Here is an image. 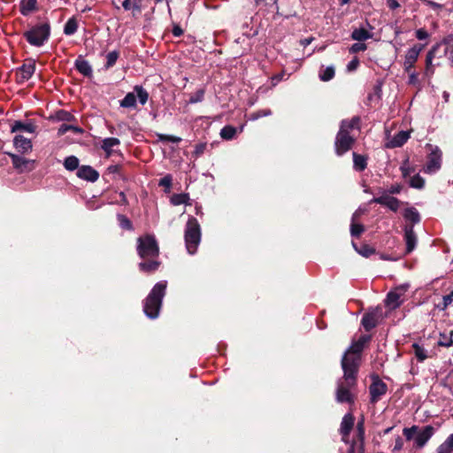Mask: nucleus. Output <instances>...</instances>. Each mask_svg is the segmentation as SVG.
<instances>
[{
  "mask_svg": "<svg viewBox=\"0 0 453 453\" xmlns=\"http://www.w3.org/2000/svg\"><path fill=\"white\" fill-rule=\"evenodd\" d=\"M372 35L370 30H353L351 38L356 41L363 42L368 38H371Z\"/></svg>",
  "mask_w": 453,
  "mask_h": 453,
  "instance_id": "nucleus-37",
  "label": "nucleus"
},
{
  "mask_svg": "<svg viewBox=\"0 0 453 453\" xmlns=\"http://www.w3.org/2000/svg\"><path fill=\"white\" fill-rule=\"evenodd\" d=\"M166 287L167 282L165 280L157 282L146 297L143 303V311L148 318L154 319L158 317Z\"/></svg>",
  "mask_w": 453,
  "mask_h": 453,
  "instance_id": "nucleus-3",
  "label": "nucleus"
},
{
  "mask_svg": "<svg viewBox=\"0 0 453 453\" xmlns=\"http://www.w3.org/2000/svg\"><path fill=\"white\" fill-rule=\"evenodd\" d=\"M133 2V16L137 17L141 14L142 9L144 7L142 0H132Z\"/></svg>",
  "mask_w": 453,
  "mask_h": 453,
  "instance_id": "nucleus-47",
  "label": "nucleus"
},
{
  "mask_svg": "<svg viewBox=\"0 0 453 453\" xmlns=\"http://www.w3.org/2000/svg\"><path fill=\"white\" fill-rule=\"evenodd\" d=\"M403 217L406 220L411 221L413 226L420 221V215L417 209L413 207L407 208L403 212Z\"/></svg>",
  "mask_w": 453,
  "mask_h": 453,
  "instance_id": "nucleus-27",
  "label": "nucleus"
},
{
  "mask_svg": "<svg viewBox=\"0 0 453 453\" xmlns=\"http://www.w3.org/2000/svg\"><path fill=\"white\" fill-rule=\"evenodd\" d=\"M387 4L391 10H395L400 6L397 0H387Z\"/></svg>",
  "mask_w": 453,
  "mask_h": 453,
  "instance_id": "nucleus-59",
  "label": "nucleus"
},
{
  "mask_svg": "<svg viewBox=\"0 0 453 453\" xmlns=\"http://www.w3.org/2000/svg\"><path fill=\"white\" fill-rule=\"evenodd\" d=\"M159 140L162 142H170L178 143L181 141V138H180L178 136H174V135H170V134H160Z\"/></svg>",
  "mask_w": 453,
  "mask_h": 453,
  "instance_id": "nucleus-48",
  "label": "nucleus"
},
{
  "mask_svg": "<svg viewBox=\"0 0 453 453\" xmlns=\"http://www.w3.org/2000/svg\"><path fill=\"white\" fill-rule=\"evenodd\" d=\"M184 239L188 252L194 255L201 242V227L197 219L194 217H190L186 224Z\"/></svg>",
  "mask_w": 453,
  "mask_h": 453,
  "instance_id": "nucleus-4",
  "label": "nucleus"
},
{
  "mask_svg": "<svg viewBox=\"0 0 453 453\" xmlns=\"http://www.w3.org/2000/svg\"><path fill=\"white\" fill-rule=\"evenodd\" d=\"M10 156L13 167L20 173L30 172L35 168L34 160L27 159L15 154H10Z\"/></svg>",
  "mask_w": 453,
  "mask_h": 453,
  "instance_id": "nucleus-15",
  "label": "nucleus"
},
{
  "mask_svg": "<svg viewBox=\"0 0 453 453\" xmlns=\"http://www.w3.org/2000/svg\"><path fill=\"white\" fill-rule=\"evenodd\" d=\"M418 74L417 73H415V72H413V73H410V75H409V83H410V84L416 85V84L418 82Z\"/></svg>",
  "mask_w": 453,
  "mask_h": 453,
  "instance_id": "nucleus-55",
  "label": "nucleus"
},
{
  "mask_svg": "<svg viewBox=\"0 0 453 453\" xmlns=\"http://www.w3.org/2000/svg\"><path fill=\"white\" fill-rule=\"evenodd\" d=\"M365 231V227L361 224L356 223V221H351L350 225V234L353 237H358Z\"/></svg>",
  "mask_w": 453,
  "mask_h": 453,
  "instance_id": "nucleus-43",
  "label": "nucleus"
},
{
  "mask_svg": "<svg viewBox=\"0 0 453 453\" xmlns=\"http://www.w3.org/2000/svg\"><path fill=\"white\" fill-rule=\"evenodd\" d=\"M188 199H189V197L187 194H177V195H173L172 196L171 203L173 205H180V204L187 203Z\"/></svg>",
  "mask_w": 453,
  "mask_h": 453,
  "instance_id": "nucleus-40",
  "label": "nucleus"
},
{
  "mask_svg": "<svg viewBox=\"0 0 453 453\" xmlns=\"http://www.w3.org/2000/svg\"><path fill=\"white\" fill-rule=\"evenodd\" d=\"M76 69L84 76L90 77L92 75V67L89 63L81 58L75 61Z\"/></svg>",
  "mask_w": 453,
  "mask_h": 453,
  "instance_id": "nucleus-26",
  "label": "nucleus"
},
{
  "mask_svg": "<svg viewBox=\"0 0 453 453\" xmlns=\"http://www.w3.org/2000/svg\"><path fill=\"white\" fill-rule=\"evenodd\" d=\"M408 285H401L387 295L385 303L390 309L399 307L403 303V296L408 289Z\"/></svg>",
  "mask_w": 453,
  "mask_h": 453,
  "instance_id": "nucleus-12",
  "label": "nucleus"
},
{
  "mask_svg": "<svg viewBox=\"0 0 453 453\" xmlns=\"http://www.w3.org/2000/svg\"><path fill=\"white\" fill-rule=\"evenodd\" d=\"M354 426V417L348 413L344 415L341 423L340 432L342 434V441L346 444L349 443V434Z\"/></svg>",
  "mask_w": 453,
  "mask_h": 453,
  "instance_id": "nucleus-16",
  "label": "nucleus"
},
{
  "mask_svg": "<svg viewBox=\"0 0 453 453\" xmlns=\"http://www.w3.org/2000/svg\"><path fill=\"white\" fill-rule=\"evenodd\" d=\"M203 97H204V89L200 88L190 96V97L188 99V103L189 104L200 103L203 100Z\"/></svg>",
  "mask_w": 453,
  "mask_h": 453,
  "instance_id": "nucleus-42",
  "label": "nucleus"
},
{
  "mask_svg": "<svg viewBox=\"0 0 453 453\" xmlns=\"http://www.w3.org/2000/svg\"><path fill=\"white\" fill-rule=\"evenodd\" d=\"M353 164H354V169L356 171H358V172L364 171L367 165V158L363 155H359V154H357L356 152H354L353 153Z\"/></svg>",
  "mask_w": 453,
  "mask_h": 453,
  "instance_id": "nucleus-28",
  "label": "nucleus"
},
{
  "mask_svg": "<svg viewBox=\"0 0 453 453\" xmlns=\"http://www.w3.org/2000/svg\"><path fill=\"white\" fill-rule=\"evenodd\" d=\"M13 145L19 152L23 154L32 150L31 140L23 135H16L13 139Z\"/></svg>",
  "mask_w": 453,
  "mask_h": 453,
  "instance_id": "nucleus-22",
  "label": "nucleus"
},
{
  "mask_svg": "<svg viewBox=\"0 0 453 453\" xmlns=\"http://www.w3.org/2000/svg\"><path fill=\"white\" fill-rule=\"evenodd\" d=\"M418 430V426H412L411 427L403 428V435L405 436L406 440L411 441L415 438Z\"/></svg>",
  "mask_w": 453,
  "mask_h": 453,
  "instance_id": "nucleus-44",
  "label": "nucleus"
},
{
  "mask_svg": "<svg viewBox=\"0 0 453 453\" xmlns=\"http://www.w3.org/2000/svg\"><path fill=\"white\" fill-rule=\"evenodd\" d=\"M402 190V187L399 185V184H395V185H392L389 188H388V192L390 194H399Z\"/></svg>",
  "mask_w": 453,
  "mask_h": 453,
  "instance_id": "nucleus-56",
  "label": "nucleus"
},
{
  "mask_svg": "<svg viewBox=\"0 0 453 453\" xmlns=\"http://www.w3.org/2000/svg\"><path fill=\"white\" fill-rule=\"evenodd\" d=\"M357 430V441H352L349 442V447L348 449V453H354L355 452V447L356 444L358 443L360 453H363L364 451V441H365V421L362 418L359 420L356 426Z\"/></svg>",
  "mask_w": 453,
  "mask_h": 453,
  "instance_id": "nucleus-17",
  "label": "nucleus"
},
{
  "mask_svg": "<svg viewBox=\"0 0 453 453\" xmlns=\"http://www.w3.org/2000/svg\"><path fill=\"white\" fill-rule=\"evenodd\" d=\"M77 176L80 179L95 182L99 178V173L90 165H81L77 171Z\"/></svg>",
  "mask_w": 453,
  "mask_h": 453,
  "instance_id": "nucleus-20",
  "label": "nucleus"
},
{
  "mask_svg": "<svg viewBox=\"0 0 453 453\" xmlns=\"http://www.w3.org/2000/svg\"><path fill=\"white\" fill-rule=\"evenodd\" d=\"M35 129V127L33 124H24L21 121H15L14 124L12 126V133L19 132V131L34 133Z\"/></svg>",
  "mask_w": 453,
  "mask_h": 453,
  "instance_id": "nucleus-30",
  "label": "nucleus"
},
{
  "mask_svg": "<svg viewBox=\"0 0 453 453\" xmlns=\"http://www.w3.org/2000/svg\"><path fill=\"white\" fill-rule=\"evenodd\" d=\"M378 316L376 312H368L363 316L362 326L366 331H370L377 326Z\"/></svg>",
  "mask_w": 453,
  "mask_h": 453,
  "instance_id": "nucleus-24",
  "label": "nucleus"
},
{
  "mask_svg": "<svg viewBox=\"0 0 453 453\" xmlns=\"http://www.w3.org/2000/svg\"><path fill=\"white\" fill-rule=\"evenodd\" d=\"M64 28H77V22L73 19H70Z\"/></svg>",
  "mask_w": 453,
  "mask_h": 453,
  "instance_id": "nucleus-61",
  "label": "nucleus"
},
{
  "mask_svg": "<svg viewBox=\"0 0 453 453\" xmlns=\"http://www.w3.org/2000/svg\"><path fill=\"white\" fill-rule=\"evenodd\" d=\"M441 166V151L438 147H431V152L427 157L426 164L424 167L426 173H434Z\"/></svg>",
  "mask_w": 453,
  "mask_h": 453,
  "instance_id": "nucleus-9",
  "label": "nucleus"
},
{
  "mask_svg": "<svg viewBox=\"0 0 453 453\" xmlns=\"http://www.w3.org/2000/svg\"><path fill=\"white\" fill-rule=\"evenodd\" d=\"M121 4V6L125 11H131L133 13V2L132 0H119Z\"/></svg>",
  "mask_w": 453,
  "mask_h": 453,
  "instance_id": "nucleus-52",
  "label": "nucleus"
},
{
  "mask_svg": "<svg viewBox=\"0 0 453 453\" xmlns=\"http://www.w3.org/2000/svg\"><path fill=\"white\" fill-rule=\"evenodd\" d=\"M136 97L141 104L144 105L149 99V93L142 86H134V92L127 93L120 101V106L123 108H134L136 106Z\"/></svg>",
  "mask_w": 453,
  "mask_h": 453,
  "instance_id": "nucleus-8",
  "label": "nucleus"
},
{
  "mask_svg": "<svg viewBox=\"0 0 453 453\" xmlns=\"http://www.w3.org/2000/svg\"><path fill=\"white\" fill-rule=\"evenodd\" d=\"M159 186L169 188L172 186V177L166 175L159 180Z\"/></svg>",
  "mask_w": 453,
  "mask_h": 453,
  "instance_id": "nucleus-51",
  "label": "nucleus"
},
{
  "mask_svg": "<svg viewBox=\"0 0 453 453\" xmlns=\"http://www.w3.org/2000/svg\"><path fill=\"white\" fill-rule=\"evenodd\" d=\"M404 239L406 242V252L411 253L416 247L417 236L413 230V226L406 225L404 226Z\"/></svg>",
  "mask_w": 453,
  "mask_h": 453,
  "instance_id": "nucleus-21",
  "label": "nucleus"
},
{
  "mask_svg": "<svg viewBox=\"0 0 453 453\" xmlns=\"http://www.w3.org/2000/svg\"><path fill=\"white\" fill-rule=\"evenodd\" d=\"M416 36L418 40H424V39L427 38L429 36V35L426 30H417Z\"/></svg>",
  "mask_w": 453,
  "mask_h": 453,
  "instance_id": "nucleus-58",
  "label": "nucleus"
},
{
  "mask_svg": "<svg viewBox=\"0 0 453 453\" xmlns=\"http://www.w3.org/2000/svg\"><path fill=\"white\" fill-rule=\"evenodd\" d=\"M69 130H73L76 133L81 132V129L74 126L62 124L58 129V134H64Z\"/></svg>",
  "mask_w": 453,
  "mask_h": 453,
  "instance_id": "nucleus-50",
  "label": "nucleus"
},
{
  "mask_svg": "<svg viewBox=\"0 0 453 453\" xmlns=\"http://www.w3.org/2000/svg\"><path fill=\"white\" fill-rule=\"evenodd\" d=\"M118 219L119 226L127 230H131L133 228L131 221L124 215H118Z\"/></svg>",
  "mask_w": 453,
  "mask_h": 453,
  "instance_id": "nucleus-46",
  "label": "nucleus"
},
{
  "mask_svg": "<svg viewBox=\"0 0 453 453\" xmlns=\"http://www.w3.org/2000/svg\"><path fill=\"white\" fill-rule=\"evenodd\" d=\"M423 44H415L406 53L403 66L404 70L410 73L411 69L414 66L420 52L423 50Z\"/></svg>",
  "mask_w": 453,
  "mask_h": 453,
  "instance_id": "nucleus-14",
  "label": "nucleus"
},
{
  "mask_svg": "<svg viewBox=\"0 0 453 453\" xmlns=\"http://www.w3.org/2000/svg\"><path fill=\"white\" fill-rule=\"evenodd\" d=\"M58 118L62 120H70L72 118V115L67 111H60L58 113Z\"/></svg>",
  "mask_w": 453,
  "mask_h": 453,
  "instance_id": "nucleus-60",
  "label": "nucleus"
},
{
  "mask_svg": "<svg viewBox=\"0 0 453 453\" xmlns=\"http://www.w3.org/2000/svg\"><path fill=\"white\" fill-rule=\"evenodd\" d=\"M359 118L354 117L349 120H342L340 126V130L336 134L334 148L335 153L338 156H342L349 151L355 142V138L350 135V132L357 128L358 129Z\"/></svg>",
  "mask_w": 453,
  "mask_h": 453,
  "instance_id": "nucleus-2",
  "label": "nucleus"
},
{
  "mask_svg": "<svg viewBox=\"0 0 453 453\" xmlns=\"http://www.w3.org/2000/svg\"><path fill=\"white\" fill-rule=\"evenodd\" d=\"M437 453H452L453 452V434H451L444 442H442L436 449Z\"/></svg>",
  "mask_w": 453,
  "mask_h": 453,
  "instance_id": "nucleus-29",
  "label": "nucleus"
},
{
  "mask_svg": "<svg viewBox=\"0 0 453 453\" xmlns=\"http://www.w3.org/2000/svg\"><path fill=\"white\" fill-rule=\"evenodd\" d=\"M414 355L419 362H423L427 357V351L418 343L412 344Z\"/></svg>",
  "mask_w": 453,
  "mask_h": 453,
  "instance_id": "nucleus-35",
  "label": "nucleus"
},
{
  "mask_svg": "<svg viewBox=\"0 0 453 453\" xmlns=\"http://www.w3.org/2000/svg\"><path fill=\"white\" fill-rule=\"evenodd\" d=\"M358 64H359V62H358L357 58H354L353 60H351V61L348 64L347 68H348V70H349V71H350V72H351V71H355V70L357 68Z\"/></svg>",
  "mask_w": 453,
  "mask_h": 453,
  "instance_id": "nucleus-53",
  "label": "nucleus"
},
{
  "mask_svg": "<svg viewBox=\"0 0 453 453\" xmlns=\"http://www.w3.org/2000/svg\"><path fill=\"white\" fill-rule=\"evenodd\" d=\"M64 166L68 171L78 170L79 167V159L75 156H69L64 161Z\"/></svg>",
  "mask_w": 453,
  "mask_h": 453,
  "instance_id": "nucleus-33",
  "label": "nucleus"
},
{
  "mask_svg": "<svg viewBox=\"0 0 453 453\" xmlns=\"http://www.w3.org/2000/svg\"><path fill=\"white\" fill-rule=\"evenodd\" d=\"M363 213L364 211L362 209L357 210L352 215L351 221H356V219Z\"/></svg>",
  "mask_w": 453,
  "mask_h": 453,
  "instance_id": "nucleus-63",
  "label": "nucleus"
},
{
  "mask_svg": "<svg viewBox=\"0 0 453 453\" xmlns=\"http://www.w3.org/2000/svg\"><path fill=\"white\" fill-rule=\"evenodd\" d=\"M237 132V129L232 126H226L220 130V136L224 140H232L235 134Z\"/></svg>",
  "mask_w": 453,
  "mask_h": 453,
  "instance_id": "nucleus-34",
  "label": "nucleus"
},
{
  "mask_svg": "<svg viewBox=\"0 0 453 453\" xmlns=\"http://www.w3.org/2000/svg\"><path fill=\"white\" fill-rule=\"evenodd\" d=\"M443 308H447L453 301L452 292L443 296Z\"/></svg>",
  "mask_w": 453,
  "mask_h": 453,
  "instance_id": "nucleus-54",
  "label": "nucleus"
},
{
  "mask_svg": "<svg viewBox=\"0 0 453 453\" xmlns=\"http://www.w3.org/2000/svg\"><path fill=\"white\" fill-rule=\"evenodd\" d=\"M151 260L148 261V262H142L139 264V268L141 271L142 272H154L156 270H157L158 266H159V263L156 260H154V258H150Z\"/></svg>",
  "mask_w": 453,
  "mask_h": 453,
  "instance_id": "nucleus-32",
  "label": "nucleus"
},
{
  "mask_svg": "<svg viewBox=\"0 0 453 453\" xmlns=\"http://www.w3.org/2000/svg\"><path fill=\"white\" fill-rule=\"evenodd\" d=\"M36 8V0H22L20 3V11L24 15H27Z\"/></svg>",
  "mask_w": 453,
  "mask_h": 453,
  "instance_id": "nucleus-31",
  "label": "nucleus"
},
{
  "mask_svg": "<svg viewBox=\"0 0 453 453\" xmlns=\"http://www.w3.org/2000/svg\"><path fill=\"white\" fill-rule=\"evenodd\" d=\"M371 203H375L380 205H385L393 211H397L400 207V201L388 195H383L379 197L373 198Z\"/></svg>",
  "mask_w": 453,
  "mask_h": 453,
  "instance_id": "nucleus-19",
  "label": "nucleus"
},
{
  "mask_svg": "<svg viewBox=\"0 0 453 453\" xmlns=\"http://www.w3.org/2000/svg\"><path fill=\"white\" fill-rule=\"evenodd\" d=\"M403 441L402 438L401 437H397L395 439V443L393 451L400 450L403 448Z\"/></svg>",
  "mask_w": 453,
  "mask_h": 453,
  "instance_id": "nucleus-57",
  "label": "nucleus"
},
{
  "mask_svg": "<svg viewBox=\"0 0 453 453\" xmlns=\"http://www.w3.org/2000/svg\"><path fill=\"white\" fill-rule=\"evenodd\" d=\"M119 143L120 141L118 138L109 137L103 140L101 148L104 150L107 157H110L113 152L112 148L119 145Z\"/></svg>",
  "mask_w": 453,
  "mask_h": 453,
  "instance_id": "nucleus-25",
  "label": "nucleus"
},
{
  "mask_svg": "<svg viewBox=\"0 0 453 453\" xmlns=\"http://www.w3.org/2000/svg\"><path fill=\"white\" fill-rule=\"evenodd\" d=\"M388 386L379 377H374L370 385L369 391L371 402L375 403L387 393Z\"/></svg>",
  "mask_w": 453,
  "mask_h": 453,
  "instance_id": "nucleus-13",
  "label": "nucleus"
},
{
  "mask_svg": "<svg viewBox=\"0 0 453 453\" xmlns=\"http://www.w3.org/2000/svg\"><path fill=\"white\" fill-rule=\"evenodd\" d=\"M352 246L358 254L365 257H370L375 251L367 244H363L360 248H358L355 242H352Z\"/></svg>",
  "mask_w": 453,
  "mask_h": 453,
  "instance_id": "nucleus-36",
  "label": "nucleus"
},
{
  "mask_svg": "<svg viewBox=\"0 0 453 453\" xmlns=\"http://www.w3.org/2000/svg\"><path fill=\"white\" fill-rule=\"evenodd\" d=\"M271 114H272V111L270 109H264V110H260V111L251 113L249 117V119L250 120H257L259 118L270 116Z\"/></svg>",
  "mask_w": 453,
  "mask_h": 453,
  "instance_id": "nucleus-45",
  "label": "nucleus"
},
{
  "mask_svg": "<svg viewBox=\"0 0 453 453\" xmlns=\"http://www.w3.org/2000/svg\"><path fill=\"white\" fill-rule=\"evenodd\" d=\"M434 433V428L432 426H426L421 431L417 432L414 438L415 445L417 448H423L430 440Z\"/></svg>",
  "mask_w": 453,
  "mask_h": 453,
  "instance_id": "nucleus-18",
  "label": "nucleus"
},
{
  "mask_svg": "<svg viewBox=\"0 0 453 453\" xmlns=\"http://www.w3.org/2000/svg\"><path fill=\"white\" fill-rule=\"evenodd\" d=\"M443 48V53L448 55V58L453 61V35L446 37L442 42L437 43L427 53L426 58V70L425 75L431 76L434 73V66L432 65L433 59L435 58L437 51L440 48Z\"/></svg>",
  "mask_w": 453,
  "mask_h": 453,
  "instance_id": "nucleus-5",
  "label": "nucleus"
},
{
  "mask_svg": "<svg viewBox=\"0 0 453 453\" xmlns=\"http://www.w3.org/2000/svg\"><path fill=\"white\" fill-rule=\"evenodd\" d=\"M137 242V252L141 258H156L158 256L159 249L153 236L139 237Z\"/></svg>",
  "mask_w": 453,
  "mask_h": 453,
  "instance_id": "nucleus-6",
  "label": "nucleus"
},
{
  "mask_svg": "<svg viewBox=\"0 0 453 453\" xmlns=\"http://www.w3.org/2000/svg\"><path fill=\"white\" fill-rule=\"evenodd\" d=\"M366 50V45L363 42H357L356 43H354L350 49H349V51L351 53H357L359 51H364Z\"/></svg>",
  "mask_w": 453,
  "mask_h": 453,
  "instance_id": "nucleus-49",
  "label": "nucleus"
},
{
  "mask_svg": "<svg viewBox=\"0 0 453 453\" xmlns=\"http://www.w3.org/2000/svg\"><path fill=\"white\" fill-rule=\"evenodd\" d=\"M410 138V133L400 131L387 143L388 148H396L403 145Z\"/></svg>",
  "mask_w": 453,
  "mask_h": 453,
  "instance_id": "nucleus-23",
  "label": "nucleus"
},
{
  "mask_svg": "<svg viewBox=\"0 0 453 453\" xmlns=\"http://www.w3.org/2000/svg\"><path fill=\"white\" fill-rule=\"evenodd\" d=\"M369 337L362 336L357 342H355L351 344V346L345 352L342 359V367L343 368V362H347L349 365L353 362L355 365V372H357L359 361H360V353L362 352L365 344L368 342Z\"/></svg>",
  "mask_w": 453,
  "mask_h": 453,
  "instance_id": "nucleus-7",
  "label": "nucleus"
},
{
  "mask_svg": "<svg viewBox=\"0 0 453 453\" xmlns=\"http://www.w3.org/2000/svg\"><path fill=\"white\" fill-rule=\"evenodd\" d=\"M352 362L349 365L346 361L343 362V378L338 381L336 389V401L340 403L354 402V396L351 393L352 388L357 383V373L355 365Z\"/></svg>",
  "mask_w": 453,
  "mask_h": 453,
  "instance_id": "nucleus-1",
  "label": "nucleus"
},
{
  "mask_svg": "<svg viewBox=\"0 0 453 453\" xmlns=\"http://www.w3.org/2000/svg\"><path fill=\"white\" fill-rule=\"evenodd\" d=\"M26 40L33 46L41 47L50 38V30H26Z\"/></svg>",
  "mask_w": 453,
  "mask_h": 453,
  "instance_id": "nucleus-11",
  "label": "nucleus"
},
{
  "mask_svg": "<svg viewBox=\"0 0 453 453\" xmlns=\"http://www.w3.org/2000/svg\"><path fill=\"white\" fill-rule=\"evenodd\" d=\"M334 76V68L333 66H327L326 68L319 72V79L323 81H328Z\"/></svg>",
  "mask_w": 453,
  "mask_h": 453,
  "instance_id": "nucleus-38",
  "label": "nucleus"
},
{
  "mask_svg": "<svg viewBox=\"0 0 453 453\" xmlns=\"http://www.w3.org/2000/svg\"><path fill=\"white\" fill-rule=\"evenodd\" d=\"M205 149V144H199L196 148V154H202Z\"/></svg>",
  "mask_w": 453,
  "mask_h": 453,
  "instance_id": "nucleus-64",
  "label": "nucleus"
},
{
  "mask_svg": "<svg viewBox=\"0 0 453 453\" xmlns=\"http://www.w3.org/2000/svg\"><path fill=\"white\" fill-rule=\"evenodd\" d=\"M35 72V60L26 59L25 63L16 70V81L22 84L27 81Z\"/></svg>",
  "mask_w": 453,
  "mask_h": 453,
  "instance_id": "nucleus-10",
  "label": "nucleus"
},
{
  "mask_svg": "<svg viewBox=\"0 0 453 453\" xmlns=\"http://www.w3.org/2000/svg\"><path fill=\"white\" fill-rule=\"evenodd\" d=\"M452 343H453V341L451 338L439 342V345L445 346V347H449L452 345Z\"/></svg>",
  "mask_w": 453,
  "mask_h": 453,
  "instance_id": "nucleus-62",
  "label": "nucleus"
},
{
  "mask_svg": "<svg viewBox=\"0 0 453 453\" xmlns=\"http://www.w3.org/2000/svg\"><path fill=\"white\" fill-rule=\"evenodd\" d=\"M119 54L116 50L109 52L106 55V64H105L104 67L106 69L112 67L116 64V62L119 58Z\"/></svg>",
  "mask_w": 453,
  "mask_h": 453,
  "instance_id": "nucleus-39",
  "label": "nucleus"
},
{
  "mask_svg": "<svg viewBox=\"0 0 453 453\" xmlns=\"http://www.w3.org/2000/svg\"><path fill=\"white\" fill-rule=\"evenodd\" d=\"M425 185V180L418 174L414 175L410 180V186L414 188H423Z\"/></svg>",
  "mask_w": 453,
  "mask_h": 453,
  "instance_id": "nucleus-41",
  "label": "nucleus"
}]
</instances>
